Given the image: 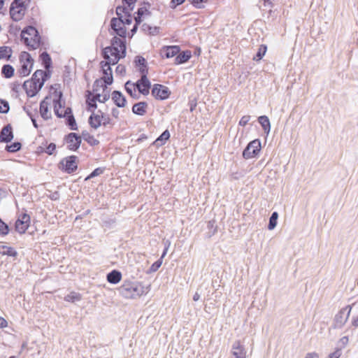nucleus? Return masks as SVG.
I'll list each match as a JSON object with an SVG mask.
<instances>
[{
	"instance_id": "nucleus-1",
	"label": "nucleus",
	"mask_w": 358,
	"mask_h": 358,
	"mask_svg": "<svg viewBox=\"0 0 358 358\" xmlns=\"http://www.w3.org/2000/svg\"><path fill=\"white\" fill-rule=\"evenodd\" d=\"M148 291V287H145L138 282L131 281H124L118 288L120 294L126 299H136L140 297L143 294H146Z\"/></svg>"
},
{
	"instance_id": "nucleus-2",
	"label": "nucleus",
	"mask_w": 358,
	"mask_h": 358,
	"mask_svg": "<svg viewBox=\"0 0 358 358\" xmlns=\"http://www.w3.org/2000/svg\"><path fill=\"white\" fill-rule=\"evenodd\" d=\"M62 93L59 92L58 98L53 100L54 112L57 117L66 118V124L70 127L71 130H78V127L75 117L73 115L72 109L67 107L64 109V113H59V108H64V106L62 103Z\"/></svg>"
},
{
	"instance_id": "nucleus-3",
	"label": "nucleus",
	"mask_w": 358,
	"mask_h": 358,
	"mask_svg": "<svg viewBox=\"0 0 358 358\" xmlns=\"http://www.w3.org/2000/svg\"><path fill=\"white\" fill-rule=\"evenodd\" d=\"M21 38L30 50H36L41 44V38L39 33L38 30L32 26L24 28L21 32Z\"/></svg>"
},
{
	"instance_id": "nucleus-4",
	"label": "nucleus",
	"mask_w": 358,
	"mask_h": 358,
	"mask_svg": "<svg viewBox=\"0 0 358 358\" xmlns=\"http://www.w3.org/2000/svg\"><path fill=\"white\" fill-rule=\"evenodd\" d=\"M50 78V73L43 70H36L32 75L30 80H27L23 83V88H27V86L31 83L35 85V90L29 92V94L31 96H35L38 92L43 87L44 83Z\"/></svg>"
},
{
	"instance_id": "nucleus-5",
	"label": "nucleus",
	"mask_w": 358,
	"mask_h": 358,
	"mask_svg": "<svg viewBox=\"0 0 358 358\" xmlns=\"http://www.w3.org/2000/svg\"><path fill=\"white\" fill-rule=\"evenodd\" d=\"M20 62H23L18 73L21 77L28 76L34 64V59L31 58V55L27 52H22L20 56Z\"/></svg>"
},
{
	"instance_id": "nucleus-6",
	"label": "nucleus",
	"mask_w": 358,
	"mask_h": 358,
	"mask_svg": "<svg viewBox=\"0 0 358 358\" xmlns=\"http://www.w3.org/2000/svg\"><path fill=\"white\" fill-rule=\"evenodd\" d=\"M261 141L255 139L250 141L243 152V157L245 159L256 157L261 150Z\"/></svg>"
},
{
	"instance_id": "nucleus-7",
	"label": "nucleus",
	"mask_w": 358,
	"mask_h": 358,
	"mask_svg": "<svg viewBox=\"0 0 358 358\" xmlns=\"http://www.w3.org/2000/svg\"><path fill=\"white\" fill-rule=\"evenodd\" d=\"M103 57L106 60L111 62L112 65H115L125 56H123L121 50L108 46L103 50Z\"/></svg>"
},
{
	"instance_id": "nucleus-8",
	"label": "nucleus",
	"mask_w": 358,
	"mask_h": 358,
	"mask_svg": "<svg viewBox=\"0 0 358 358\" xmlns=\"http://www.w3.org/2000/svg\"><path fill=\"white\" fill-rule=\"evenodd\" d=\"M77 160L78 157L75 155L65 157L59 164L62 166L60 169L67 173H73L78 169Z\"/></svg>"
},
{
	"instance_id": "nucleus-9",
	"label": "nucleus",
	"mask_w": 358,
	"mask_h": 358,
	"mask_svg": "<svg viewBox=\"0 0 358 358\" xmlns=\"http://www.w3.org/2000/svg\"><path fill=\"white\" fill-rule=\"evenodd\" d=\"M64 141L69 150L76 151L80 146L82 139L80 136L72 132L65 136Z\"/></svg>"
},
{
	"instance_id": "nucleus-10",
	"label": "nucleus",
	"mask_w": 358,
	"mask_h": 358,
	"mask_svg": "<svg viewBox=\"0 0 358 358\" xmlns=\"http://www.w3.org/2000/svg\"><path fill=\"white\" fill-rule=\"evenodd\" d=\"M350 311V306H346L336 315L334 317V326L336 328H341L346 323Z\"/></svg>"
},
{
	"instance_id": "nucleus-11",
	"label": "nucleus",
	"mask_w": 358,
	"mask_h": 358,
	"mask_svg": "<svg viewBox=\"0 0 358 358\" xmlns=\"http://www.w3.org/2000/svg\"><path fill=\"white\" fill-rule=\"evenodd\" d=\"M171 92L163 85L155 84L152 89V95L157 99L164 100L169 97Z\"/></svg>"
},
{
	"instance_id": "nucleus-12",
	"label": "nucleus",
	"mask_w": 358,
	"mask_h": 358,
	"mask_svg": "<svg viewBox=\"0 0 358 358\" xmlns=\"http://www.w3.org/2000/svg\"><path fill=\"white\" fill-rule=\"evenodd\" d=\"M100 65L103 73V77L101 79L103 80L104 83L106 85H110L113 82L112 69L110 67L112 65L111 62L107 60L102 61L101 62Z\"/></svg>"
},
{
	"instance_id": "nucleus-13",
	"label": "nucleus",
	"mask_w": 358,
	"mask_h": 358,
	"mask_svg": "<svg viewBox=\"0 0 358 358\" xmlns=\"http://www.w3.org/2000/svg\"><path fill=\"white\" fill-rule=\"evenodd\" d=\"M29 224L30 216L27 213H22L15 222V230L20 234H24L29 228Z\"/></svg>"
},
{
	"instance_id": "nucleus-14",
	"label": "nucleus",
	"mask_w": 358,
	"mask_h": 358,
	"mask_svg": "<svg viewBox=\"0 0 358 358\" xmlns=\"http://www.w3.org/2000/svg\"><path fill=\"white\" fill-rule=\"evenodd\" d=\"M26 9L27 7L18 3L15 5L14 3L12 2L10 8L11 18L15 22L20 21L24 17Z\"/></svg>"
},
{
	"instance_id": "nucleus-15",
	"label": "nucleus",
	"mask_w": 358,
	"mask_h": 358,
	"mask_svg": "<svg viewBox=\"0 0 358 358\" xmlns=\"http://www.w3.org/2000/svg\"><path fill=\"white\" fill-rule=\"evenodd\" d=\"M110 27L117 36L125 38L127 30L124 25H122V21H120L116 17H113L110 20Z\"/></svg>"
},
{
	"instance_id": "nucleus-16",
	"label": "nucleus",
	"mask_w": 358,
	"mask_h": 358,
	"mask_svg": "<svg viewBox=\"0 0 358 358\" xmlns=\"http://www.w3.org/2000/svg\"><path fill=\"white\" fill-rule=\"evenodd\" d=\"M13 138L12 126L8 124L4 126L0 132V143H9Z\"/></svg>"
},
{
	"instance_id": "nucleus-17",
	"label": "nucleus",
	"mask_w": 358,
	"mask_h": 358,
	"mask_svg": "<svg viewBox=\"0 0 358 358\" xmlns=\"http://www.w3.org/2000/svg\"><path fill=\"white\" fill-rule=\"evenodd\" d=\"M231 353L235 357V358H246V350L240 341H236L233 345L231 348Z\"/></svg>"
},
{
	"instance_id": "nucleus-18",
	"label": "nucleus",
	"mask_w": 358,
	"mask_h": 358,
	"mask_svg": "<svg viewBox=\"0 0 358 358\" xmlns=\"http://www.w3.org/2000/svg\"><path fill=\"white\" fill-rule=\"evenodd\" d=\"M107 85L101 79H96L93 84V95L96 96L98 99H100L101 91L104 93L108 89Z\"/></svg>"
},
{
	"instance_id": "nucleus-19",
	"label": "nucleus",
	"mask_w": 358,
	"mask_h": 358,
	"mask_svg": "<svg viewBox=\"0 0 358 358\" xmlns=\"http://www.w3.org/2000/svg\"><path fill=\"white\" fill-rule=\"evenodd\" d=\"M150 87L151 83L148 78V75H145V72H143V75H141V87H139V93L146 96L149 94Z\"/></svg>"
},
{
	"instance_id": "nucleus-20",
	"label": "nucleus",
	"mask_w": 358,
	"mask_h": 358,
	"mask_svg": "<svg viewBox=\"0 0 358 358\" xmlns=\"http://www.w3.org/2000/svg\"><path fill=\"white\" fill-rule=\"evenodd\" d=\"M87 99H86V103H87V111L94 113V110L97 108L96 101H98L97 96L95 95H93L92 92L87 91Z\"/></svg>"
},
{
	"instance_id": "nucleus-21",
	"label": "nucleus",
	"mask_w": 358,
	"mask_h": 358,
	"mask_svg": "<svg viewBox=\"0 0 358 358\" xmlns=\"http://www.w3.org/2000/svg\"><path fill=\"white\" fill-rule=\"evenodd\" d=\"M112 99L114 103L119 108H123L126 106L127 99L122 93L118 90L113 92Z\"/></svg>"
},
{
	"instance_id": "nucleus-22",
	"label": "nucleus",
	"mask_w": 358,
	"mask_h": 358,
	"mask_svg": "<svg viewBox=\"0 0 358 358\" xmlns=\"http://www.w3.org/2000/svg\"><path fill=\"white\" fill-rule=\"evenodd\" d=\"M134 63L136 66L138 67V71L141 75H143V72H145V75H148V69L147 66V62L143 57L140 55L136 56Z\"/></svg>"
},
{
	"instance_id": "nucleus-23",
	"label": "nucleus",
	"mask_w": 358,
	"mask_h": 358,
	"mask_svg": "<svg viewBox=\"0 0 358 358\" xmlns=\"http://www.w3.org/2000/svg\"><path fill=\"white\" fill-rule=\"evenodd\" d=\"M110 47L121 50L123 56H126V42L124 38L121 39L117 36H114L111 39V44Z\"/></svg>"
},
{
	"instance_id": "nucleus-24",
	"label": "nucleus",
	"mask_w": 358,
	"mask_h": 358,
	"mask_svg": "<svg viewBox=\"0 0 358 358\" xmlns=\"http://www.w3.org/2000/svg\"><path fill=\"white\" fill-rule=\"evenodd\" d=\"M180 52V48L178 45L166 46L162 50L163 57L166 58H171Z\"/></svg>"
},
{
	"instance_id": "nucleus-25",
	"label": "nucleus",
	"mask_w": 358,
	"mask_h": 358,
	"mask_svg": "<svg viewBox=\"0 0 358 358\" xmlns=\"http://www.w3.org/2000/svg\"><path fill=\"white\" fill-rule=\"evenodd\" d=\"M148 103L145 101H141L135 103L132 107V112L138 115H143L146 113Z\"/></svg>"
},
{
	"instance_id": "nucleus-26",
	"label": "nucleus",
	"mask_w": 358,
	"mask_h": 358,
	"mask_svg": "<svg viewBox=\"0 0 358 358\" xmlns=\"http://www.w3.org/2000/svg\"><path fill=\"white\" fill-rule=\"evenodd\" d=\"M106 279L111 284H117L122 279V273L117 270H113L107 274Z\"/></svg>"
},
{
	"instance_id": "nucleus-27",
	"label": "nucleus",
	"mask_w": 358,
	"mask_h": 358,
	"mask_svg": "<svg viewBox=\"0 0 358 358\" xmlns=\"http://www.w3.org/2000/svg\"><path fill=\"white\" fill-rule=\"evenodd\" d=\"M91 127L96 129L101 125V114L92 113L88 120Z\"/></svg>"
},
{
	"instance_id": "nucleus-28",
	"label": "nucleus",
	"mask_w": 358,
	"mask_h": 358,
	"mask_svg": "<svg viewBox=\"0 0 358 358\" xmlns=\"http://www.w3.org/2000/svg\"><path fill=\"white\" fill-rule=\"evenodd\" d=\"M49 103L43 100L40 103V114L41 116L45 120L51 117V114L48 110Z\"/></svg>"
},
{
	"instance_id": "nucleus-29",
	"label": "nucleus",
	"mask_w": 358,
	"mask_h": 358,
	"mask_svg": "<svg viewBox=\"0 0 358 358\" xmlns=\"http://www.w3.org/2000/svg\"><path fill=\"white\" fill-rule=\"evenodd\" d=\"M190 51H183L182 52L178 53L175 58V63L177 64H181L187 62L191 57Z\"/></svg>"
},
{
	"instance_id": "nucleus-30",
	"label": "nucleus",
	"mask_w": 358,
	"mask_h": 358,
	"mask_svg": "<svg viewBox=\"0 0 358 358\" xmlns=\"http://www.w3.org/2000/svg\"><path fill=\"white\" fill-rule=\"evenodd\" d=\"M13 50L8 46H0V60H9L12 57Z\"/></svg>"
},
{
	"instance_id": "nucleus-31",
	"label": "nucleus",
	"mask_w": 358,
	"mask_h": 358,
	"mask_svg": "<svg viewBox=\"0 0 358 358\" xmlns=\"http://www.w3.org/2000/svg\"><path fill=\"white\" fill-rule=\"evenodd\" d=\"M258 122L261 124L264 132L268 134L271 130V123L268 117L266 115L259 116L258 117Z\"/></svg>"
},
{
	"instance_id": "nucleus-32",
	"label": "nucleus",
	"mask_w": 358,
	"mask_h": 358,
	"mask_svg": "<svg viewBox=\"0 0 358 358\" xmlns=\"http://www.w3.org/2000/svg\"><path fill=\"white\" fill-rule=\"evenodd\" d=\"M133 83L131 80H128L124 84V89L126 92L134 99H138L140 96L136 93L135 87L133 86Z\"/></svg>"
},
{
	"instance_id": "nucleus-33",
	"label": "nucleus",
	"mask_w": 358,
	"mask_h": 358,
	"mask_svg": "<svg viewBox=\"0 0 358 358\" xmlns=\"http://www.w3.org/2000/svg\"><path fill=\"white\" fill-rule=\"evenodd\" d=\"M141 29L151 36H156L159 33L160 27L157 26L152 27L148 24L144 23L142 24Z\"/></svg>"
},
{
	"instance_id": "nucleus-34",
	"label": "nucleus",
	"mask_w": 358,
	"mask_h": 358,
	"mask_svg": "<svg viewBox=\"0 0 358 358\" xmlns=\"http://www.w3.org/2000/svg\"><path fill=\"white\" fill-rule=\"evenodd\" d=\"M15 69L10 64H4L1 68V75L5 78H10L13 76Z\"/></svg>"
},
{
	"instance_id": "nucleus-35",
	"label": "nucleus",
	"mask_w": 358,
	"mask_h": 358,
	"mask_svg": "<svg viewBox=\"0 0 358 358\" xmlns=\"http://www.w3.org/2000/svg\"><path fill=\"white\" fill-rule=\"evenodd\" d=\"M40 58L41 59L43 67L46 70H48L52 65V59L50 55L47 52H43L40 55Z\"/></svg>"
},
{
	"instance_id": "nucleus-36",
	"label": "nucleus",
	"mask_w": 358,
	"mask_h": 358,
	"mask_svg": "<svg viewBox=\"0 0 358 358\" xmlns=\"http://www.w3.org/2000/svg\"><path fill=\"white\" fill-rule=\"evenodd\" d=\"M0 254L10 257H16L17 255V251L13 248L6 245L0 246Z\"/></svg>"
},
{
	"instance_id": "nucleus-37",
	"label": "nucleus",
	"mask_w": 358,
	"mask_h": 358,
	"mask_svg": "<svg viewBox=\"0 0 358 358\" xmlns=\"http://www.w3.org/2000/svg\"><path fill=\"white\" fill-rule=\"evenodd\" d=\"M82 137L90 145H96L99 143V141L96 139L94 136L91 135L88 131H83L82 132Z\"/></svg>"
},
{
	"instance_id": "nucleus-38",
	"label": "nucleus",
	"mask_w": 358,
	"mask_h": 358,
	"mask_svg": "<svg viewBox=\"0 0 358 358\" xmlns=\"http://www.w3.org/2000/svg\"><path fill=\"white\" fill-rule=\"evenodd\" d=\"M82 296L80 293L71 292L64 297V300L68 302L75 303L80 301Z\"/></svg>"
},
{
	"instance_id": "nucleus-39",
	"label": "nucleus",
	"mask_w": 358,
	"mask_h": 358,
	"mask_svg": "<svg viewBox=\"0 0 358 358\" xmlns=\"http://www.w3.org/2000/svg\"><path fill=\"white\" fill-rule=\"evenodd\" d=\"M278 213L277 212H273L270 218L269 222L268 224V229L269 230H273L275 229V227L277 225L278 223Z\"/></svg>"
},
{
	"instance_id": "nucleus-40",
	"label": "nucleus",
	"mask_w": 358,
	"mask_h": 358,
	"mask_svg": "<svg viewBox=\"0 0 358 358\" xmlns=\"http://www.w3.org/2000/svg\"><path fill=\"white\" fill-rule=\"evenodd\" d=\"M267 50V46L266 45H261L258 49L257 54L254 56L253 59L255 61L261 60L265 55Z\"/></svg>"
},
{
	"instance_id": "nucleus-41",
	"label": "nucleus",
	"mask_w": 358,
	"mask_h": 358,
	"mask_svg": "<svg viewBox=\"0 0 358 358\" xmlns=\"http://www.w3.org/2000/svg\"><path fill=\"white\" fill-rule=\"evenodd\" d=\"M98 113L101 114V124H103L105 127H108V125L111 126L113 124L108 115L102 113L101 110H98Z\"/></svg>"
},
{
	"instance_id": "nucleus-42",
	"label": "nucleus",
	"mask_w": 358,
	"mask_h": 358,
	"mask_svg": "<svg viewBox=\"0 0 358 358\" xmlns=\"http://www.w3.org/2000/svg\"><path fill=\"white\" fill-rule=\"evenodd\" d=\"M22 145L20 142H14L10 145H7L6 150L10 152H15L20 150Z\"/></svg>"
},
{
	"instance_id": "nucleus-43",
	"label": "nucleus",
	"mask_w": 358,
	"mask_h": 358,
	"mask_svg": "<svg viewBox=\"0 0 358 358\" xmlns=\"http://www.w3.org/2000/svg\"><path fill=\"white\" fill-rule=\"evenodd\" d=\"M207 227L209 229V232L208 233V237H211L217 232V226L215 225V220L208 221Z\"/></svg>"
},
{
	"instance_id": "nucleus-44",
	"label": "nucleus",
	"mask_w": 358,
	"mask_h": 358,
	"mask_svg": "<svg viewBox=\"0 0 358 358\" xmlns=\"http://www.w3.org/2000/svg\"><path fill=\"white\" fill-rule=\"evenodd\" d=\"M170 138V133L166 129L162 133V134L156 139L155 143L161 142V144L163 145L166 143L167 140Z\"/></svg>"
},
{
	"instance_id": "nucleus-45",
	"label": "nucleus",
	"mask_w": 358,
	"mask_h": 358,
	"mask_svg": "<svg viewBox=\"0 0 358 358\" xmlns=\"http://www.w3.org/2000/svg\"><path fill=\"white\" fill-rule=\"evenodd\" d=\"M10 106L7 101L0 99V113L6 114L9 112Z\"/></svg>"
},
{
	"instance_id": "nucleus-46",
	"label": "nucleus",
	"mask_w": 358,
	"mask_h": 358,
	"mask_svg": "<svg viewBox=\"0 0 358 358\" xmlns=\"http://www.w3.org/2000/svg\"><path fill=\"white\" fill-rule=\"evenodd\" d=\"M23 110L26 112L27 115L31 118L33 117H36L37 114V109L36 108H32L31 106H24L23 107Z\"/></svg>"
},
{
	"instance_id": "nucleus-47",
	"label": "nucleus",
	"mask_w": 358,
	"mask_h": 358,
	"mask_svg": "<svg viewBox=\"0 0 358 358\" xmlns=\"http://www.w3.org/2000/svg\"><path fill=\"white\" fill-rule=\"evenodd\" d=\"M120 21L122 22V25L127 24L129 25L132 22V16L130 13H127L124 16L120 17V18H117Z\"/></svg>"
},
{
	"instance_id": "nucleus-48",
	"label": "nucleus",
	"mask_w": 358,
	"mask_h": 358,
	"mask_svg": "<svg viewBox=\"0 0 358 358\" xmlns=\"http://www.w3.org/2000/svg\"><path fill=\"white\" fill-rule=\"evenodd\" d=\"M103 171H104L103 168H101V167L96 168L86 178V180L98 176L102 174L103 173Z\"/></svg>"
},
{
	"instance_id": "nucleus-49",
	"label": "nucleus",
	"mask_w": 358,
	"mask_h": 358,
	"mask_svg": "<svg viewBox=\"0 0 358 358\" xmlns=\"http://www.w3.org/2000/svg\"><path fill=\"white\" fill-rule=\"evenodd\" d=\"M55 150H56V144L54 143H50V144H48L46 146V148L45 149V152L49 155H51L54 153Z\"/></svg>"
},
{
	"instance_id": "nucleus-50",
	"label": "nucleus",
	"mask_w": 358,
	"mask_h": 358,
	"mask_svg": "<svg viewBox=\"0 0 358 358\" xmlns=\"http://www.w3.org/2000/svg\"><path fill=\"white\" fill-rule=\"evenodd\" d=\"M116 15H117V18H120V17H122V13H124L125 15L127 13H129L127 10V8L124 6H119L116 8Z\"/></svg>"
},
{
	"instance_id": "nucleus-51",
	"label": "nucleus",
	"mask_w": 358,
	"mask_h": 358,
	"mask_svg": "<svg viewBox=\"0 0 358 358\" xmlns=\"http://www.w3.org/2000/svg\"><path fill=\"white\" fill-rule=\"evenodd\" d=\"M208 0H189V1L196 8H203L202 3L206 2Z\"/></svg>"
},
{
	"instance_id": "nucleus-52",
	"label": "nucleus",
	"mask_w": 358,
	"mask_h": 358,
	"mask_svg": "<svg viewBox=\"0 0 358 358\" xmlns=\"http://www.w3.org/2000/svg\"><path fill=\"white\" fill-rule=\"evenodd\" d=\"M136 14L139 16L143 17L145 14L150 15V12L148 10V9L146 7H141L137 10V11L136 12Z\"/></svg>"
},
{
	"instance_id": "nucleus-53",
	"label": "nucleus",
	"mask_w": 358,
	"mask_h": 358,
	"mask_svg": "<svg viewBox=\"0 0 358 358\" xmlns=\"http://www.w3.org/2000/svg\"><path fill=\"white\" fill-rule=\"evenodd\" d=\"M101 93V96L100 97V99H98L99 102L105 103L110 99V94L107 90L104 92V93H103L102 92Z\"/></svg>"
},
{
	"instance_id": "nucleus-54",
	"label": "nucleus",
	"mask_w": 358,
	"mask_h": 358,
	"mask_svg": "<svg viewBox=\"0 0 358 358\" xmlns=\"http://www.w3.org/2000/svg\"><path fill=\"white\" fill-rule=\"evenodd\" d=\"M185 0H171L170 2V7L173 9L176 8L178 6L181 5Z\"/></svg>"
},
{
	"instance_id": "nucleus-55",
	"label": "nucleus",
	"mask_w": 358,
	"mask_h": 358,
	"mask_svg": "<svg viewBox=\"0 0 358 358\" xmlns=\"http://www.w3.org/2000/svg\"><path fill=\"white\" fill-rule=\"evenodd\" d=\"M250 115L243 116L239 121V125L243 126V127L245 126L248 124V122L250 121Z\"/></svg>"
},
{
	"instance_id": "nucleus-56",
	"label": "nucleus",
	"mask_w": 358,
	"mask_h": 358,
	"mask_svg": "<svg viewBox=\"0 0 358 358\" xmlns=\"http://www.w3.org/2000/svg\"><path fill=\"white\" fill-rule=\"evenodd\" d=\"M115 72L117 74L124 75L126 73V69L124 65L119 64L116 67Z\"/></svg>"
},
{
	"instance_id": "nucleus-57",
	"label": "nucleus",
	"mask_w": 358,
	"mask_h": 358,
	"mask_svg": "<svg viewBox=\"0 0 358 358\" xmlns=\"http://www.w3.org/2000/svg\"><path fill=\"white\" fill-rule=\"evenodd\" d=\"M162 260L160 259L156 261L152 266H151V270L152 271H156L162 265Z\"/></svg>"
},
{
	"instance_id": "nucleus-58",
	"label": "nucleus",
	"mask_w": 358,
	"mask_h": 358,
	"mask_svg": "<svg viewBox=\"0 0 358 358\" xmlns=\"http://www.w3.org/2000/svg\"><path fill=\"white\" fill-rule=\"evenodd\" d=\"M31 0H13V3L15 5H17V3L22 5L25 7H27L30 3Z\"/></svg>"
},
{
	"instance_id": "nucleus-59",
	"label": "nucleus",
	"mask_w": 358,
	"mask_h": 358,
	"mask_svg": "<svg viewBox=\"0 0 358 358\" xmlns=\"http://www.w3.org/2000/svg\"><path fill=\"white\" fill-rule=\"evenodd\" d=\"M137 0H122V2L127 4L129 7H131V10L134 9V4Z\"/></svg>"
},
{
	"instance_id": "nucleus-60",
	"label": "nucleus",
	"mask_w": 358,
	"mask_h": 358,
	"mask_svg": "<svg viewBox=\"0 0 358 358\" xmlns=\"http://www.w3.org/2000/svg\"><path fill=\"white\" fill-rule=\"evenodd\" d=\"M35 85L34 84H29L27 86V88H24V90L26 91V93L29 96H32L31 94H29V92H34V90H35V88H34Z\"/></svg>"
},
{
	"instance_id": "nucleus-61",
	"label": "nucleus",
	"mask_w": 358,
	"mask_h": 358,
	"mask_svg": "<svg viewBox=\"0 0 358 358\" xmlns=\"http://www.w3.org/2000/svg\"><path fill=\"white\" fill-rule=\"evenodd\" d=\"M169 245H170V242H169L168 241L166 242V244H165V248L164 249V251L162 254V256L160 257V259L162 260L166 255V253H167V251L169 250Z\"/></svg>"
},
{
	"instance_id": "nucleus-62",
	"label": "nucleus",
	"mask_w": 358,
	"mask_h": 358,
	"mask_svg": "<svg viewBox=\"0 0 358 358\" xmlns=\"http://www.w3.org/2000/svg\"><path fill=\"white\" fill-rule=\"evenodd\" d=\"M341 353L340 350H336L329 355V358H339Z\"/></svg>"
},
{
	"instance_id": "nucleus-63",
	"label": "nucleus",
	"mask_w": 358,
	"mask_h": 358,
	"mask_svg": "<svg viewBox=\"0 0 358 358\" xmlns=\"http://www.w3.org/2000/svg\"><path fill=\"white\" fill-rule=\"evenodd\" d=\"M305 358H319V355L317 352H308L306 354Z\"/></svg>"
},
{
	"instance_id": "nucleus-64",
	"label": "nucleus",
	"mask_w": 358,
	"mask_h": 358,
	"mask_svg": "<svg viewBox=\"0 0 358 358\" xmlns=\"http://www.w3.org/2000/svg\"><path fill=\"white\" fill-rule=\"evenodd\" d=\"M8 325L7 321L2 317H0V328L6 327Z\"/></svg>"
}]
</instances>
